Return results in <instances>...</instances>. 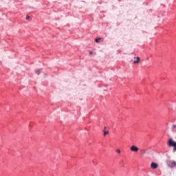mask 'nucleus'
Returning a JSON list of instances; mask_svg holds the SVG:
<instances>
[{"mask_svg": "<svg viewBox=\"0 0 176 176\" xmlns=\"http://www.w3.org/2000/svg\"><path fill=\"white\" fill-rule=\"evenodd\" d=\"M168 146L170 148L173 147V152H176V142L173 139H169L168 141Z\"/></svg>", "mask_w": 176, "mask_h": 176, "instance_id": "f257e3e1", "label": "nucleus"}, {"mask_svg": "<svg viewBox=\"0 0 176 176\" xmlns=\"http://www.w3.org/2000/svg\"><path fill=\"white\" fill-rule=\"evenodd\" d=\"M89 54H93V52L91 51V52H89Z\"/></svg>", "mask_w": 176, "mask_h": 176, "instance_id": "4468645a", "label": "nucleus"}, {"mask_svg": "<svg viewBox=\"0 0 176 176\" xmlns=\"http://www.w3.org/2000/svg\"><path fill=\"white\" fill-rule=\"evenodd\" d=\"M130 149L131 152H138L140 151V148L135 146H132Z\"/></svg>", "mask_w": 176, "mask_h": 176, "instance_id": "20e7f679", "label": "nucleus"}, {"mask_svg": "<svg viewBox=\"0 0 176 176\" xmlns=\"http://www.w3.org/2000/svg\"><path fill=\"white\" fill-rule=\"evenodd\" d=\"M134 60H135L133 61V64H138V63H140V58L138 56L134 57Z\"/></svg>", "mask_w": 176, "mask_h": 176, "instance_id": "39448f33", "label": "nucleus"}, {"mask_svg": "<svg viewBox=\"0 0 176 176\" xmlns=\"http://www.w3.org/2000/svg\"><path fill=\"white\" fill-rule=\"evenodd\" d=\"M140 152L142 153V155H144V153H146V151L145 149H142L140 150Z\"/></svg>", "mask_w": 176, "mask_h": 176, "instance_id": "6e6552de", "label": "nucleus"}, {"mask_svg": "<svg viewBox=\"0 0 176 176\" xmlns=\"http://www.w3.org/2000/svg\"><path fill=\"white\" fill-rule=\"evenodd\" d=\"M151 168H153V170H156V168L159 167V165L155 162H152L151 164Z\"/></svg>", "mask_w": 176, "mask_h": 176, "instance_id": "7ed1b4c3", "label": "nucleus"}, {"mask_svg": "<svg viewBox=\"0 0 176 176\" xmlns=\"http://www.w3.org/2000/svg\"><path fill=\"white\" fill-rule=\"evenodd\" d=\"M36 74H37V75H39V74H41V70L36 71Z\"/></svg>", "mask_w": 176, "mask_h": 176, "instance_id": "f8f14e48", "label": "nucleus"}, {"mask_svg": "<svg viewBox=\"0 0 176 176\" xmlns=\"http://www.w3.org/2000/svg\"><path fill=\"white\" fill-rule=\"evenodd\" d=\"M173 129L176 131V124L173 125Z\"/></svg>", "mask_w": 176, "mask_h": 176, "instance_id": "9d476101", "label": "nucleus"}, {"mask_svg": "<svg viewBox=\"0 0 176 176\" xmlns=\"http://www.w3.org/2000/svg\"><path fill=\"white\" fill-rule=\"evenodd\" d=\"M30 19V16L27 15L26 16V20H28Z\"/></svg>", "mask_w": 176, "mask_h": 176, "instance_id": "ddd939ff", "label": "nucleus"}, {"mask_svg": "<svg viewBox=\"0 0 176 176\" xmlns=\"http://www.w3.org/2000/svg\"><path fill=\"white\" fill-rule=\"evenodd\" d=\"M108 134H109V131H104V133H103L104 137H105V135H108Z\"/></svg>", "mask_w": 176, "mask_h": 176, "instance_id": "0eeeda50", "label": "nucleus"}, {"mask_svg": "<svg viewBox=\"0 0 176 176\" xmlns=\"http://www.w3.org/2000/svg\"><path fill=\"white\" fill-rule=\"evenodd\" d=\"M167 165L168 167H170V168H174V167H176V162L175 161H168Z\"/></svg>", "mask_w": 176, "mask_h": 176, "instance_id": "f03ea898", "label": "nucleus"}, {"mask_svg": "<svg viewBox=\"0 0 176 176\" xmlns=\"http://www.w3.org/2000/svg\"><path fill=\"white\" fill-rule=\"evenodd\" d=\"M120 166H122V167H124V161L122 160L120 162Z\"/></svg>", "mask_w": 176, "mask_h": 176, "instance_id": "423d86ee", "label": "nucleus"}, {"mask_svg": "<svg viewBox=\"0 0 176 176\" xmlns=\"http://www.w3.org/2000/svg\"><path fill=\"white\" fill-rule=\"evenodd\" d=\"M116 152L118 154H120V149H116Z\"/></svg>", "mask_w": 176, "mask_h": 176, "instance_id": "9b49d317", "label": "nucleus"}, {"mask_svg": "<svg viewBox=\"0 0 176 176\" xmlns=\"http://www.w3.org/2000/svg\"><path fill=\"white\" fill-rule=\"evenodd\" d=\"M100 40H101L100 38H96V39H95V42H96L97 43H98L99 41H100Z\"/></svg>", "mask_w": 176, "mask_h": 176, "instance_id": "1a4fd4ad", "label": "nucleus"}]
</instances>
